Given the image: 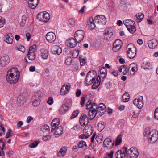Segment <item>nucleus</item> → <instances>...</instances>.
Masks as SVG:
<instances>
[{
  "label": "nucleus",
  "instance_id": "nucleus-50",
  "mask_svg": "<svg viewBox=\"0 0 158 158\" xmlns=\"http://www.w3.org/2000/svg\"><path fill=\"white\" fill-rule=\"evenodd\" d=\"M72 60L71 57H68L66 59L65 64V65H70L72 63Z\"/></svg>",
  "mask_w": 158,
  "mask_h": 158
},
{
  "label": "nucleus",
  "instance_id": "nucleus-41",
  "mask_svg": "<svg viewBox=\"0 0 158 158\" xmlns=\"http://www.w3.org/2000/svg\"><path fill=\"white\" fill-rule=\"evenodd\" d=\"M26 17L24 15H23L22 17V21L20 23V25L21 26H24L26 22Z\"/></svg>",
  "mask_w": 158,
  "mask_h": 158
},
{
  "label": "nucleus",
  "instance_id": "nucleus-54",
  "mask_svg": "<svg viewBox=\"0 0 158 158\" xmlns=\"http://www.w3.org/2000/svg\"><path fill=\"white\" fill-rule=\"evenodd\" d=\"M95 78L94 77L92 78V79L89 80H88V81H86V84L87 85H90L95 81Z\"/></svg>",
  "mask_w": 158,
  "mask_h": 158
},
{
  "label": "nucleus",
  "instance_id": "nucleus-56",
  "mask_svg": "<svg viewBox=\"0 0 158 158\" xmlns=\"http://www.w3.org/2000/svg\"><path fill=\"white\" fill-rule=\"evenodd\" d=\"M79 51L78 50H76L72 53V56L74 58H76L79 55Z\"/></svg>",
  "mask_w": 158,
  "mask_h": 158
},
{
  "label": "nucleus",
  "instance_id": "nucleus-45",
  "mask_svg": "<svg viewBox=\"0 0 158 158\" xmlns=\"http://www.w3.org/2000/svg\"><path fill=\"white\" fill-rule=\"evenodd\" d=\"M122 142V137L121 135H119L117 138L115 144L116 145H119Z\"/></svg>",
  "mask_w": 158,
  "mask_h": 158
},
{
  "label": "nucleus",
  "instance_id": "nucleus-35",
  "mask_svg": "<svg viewBox=\"0 0 158 158\" xmlns=\"http://www.w3.org/2000/svg\"><path fill=\"white\" fill-rule=\"evenodd\" d=\"M137 64L135 63L131 64L129 66V69H131L132 71L134 72L133 73H135L136 69H137Z\"/></svg>",
  "mask_w": 158,
  "mask_h": 158
},
{
  "label": "nucleus",
  "instance_id": "nucleus-23",
  "mask_svg": "<svg viewBox=\"0 0 158 158\" xmlns=\"http://www.w3.org/2000/svg\"><path fill=\"white\" fill-rule=\"evenodd\" d=\"M100 79V77L99 75H98L97 77L96 81L92 86V89H95L98 87L101 82Z\"/></svg>",
  "mask_w": 158,
  "mask_h": 158
},
{
  "label": "nucleus",
  "instance_id": "nucleus-1",
  "mask_svg": "<svg viewBox=\"0 0 158 158\" xmlns=\"http://www.w3.org/2000/svg\"><path fill=\"white\" fill-rule=\"evenodd\" d=\"M20 76V72L17 68H12L7 72L6 79L7 82L10 84L16 83L18 81Z\"/></svg>",
  "mask_w": 158,
  "mask_h": 158
},
{
  "label": "nucleus",
  "instance_id": "nucleus-61",
  "mask_svg": "<svg viewBox=\"0 0 158 158\" xmlns=\"http://www.w3.org/2000/svg\"><path fill=\"white\" fill-rule=\"evenodd\" d=\"M85 98L84 97H82L81 98V101L80 102V104L82 107H83L85 104Z\"/></svg>",
  "mask_w": 158,
  "mask_h": 158
},
{
  "label": "nucleus",
  "instance_id": "nucleus-57",
  "mask_svg": "<svg viewBox=\"0 0 158 158\" xmlns=\"http://www.w3.org/2000/svg\"><path fill=\"white\" fill-rule=\"evenodd\" d=\"M47 102L50 105H52L53 102V98L52 97H50L48 98Z\"/></svg>",
  "mask_w": 158,
  "mask_h": 158
},
{
  "label": "nucleus",
  "instance_id": "nucleus-21",
  "mask_svg": "<svg viewBox=\"0 0 158 158\" xmlns=\"http://www.w3.org/2000/svg\"><path fill=\"white\" fill-rule=\"evenodd\" d=\"M39 2V0H29L28 2V6L31 9H35L38 5Z\"/></svg>",
  "mask_w": 158,
  "mask_h": 158
},
{
  "label": "nucleus",
  "instance_id": "nucleus-64",
  "mask_svg": "<svg viewBox=\"0 0 158 158\" xmlns=\"http://www.w3.org/2000/svg\"><path fill=\"white\" fill-rule=\"evenodd\" d=\"M19 50L22 51L23 52H24L25 51V49L24 47L22 45H21L19 46V48H18Z\"/></svg>",
  "mask_w": 158,
  "mask_h": 158
},
{
  "label": "nucleus",
  "instance_id": "nucleus-44",
  "mask_svg": "<svg viewBox=\"0 0 158 158\" xmlns=\"http://www.w3.org/2000/svg\"><path fill=\"white\" fill-rule=\"evenodd\" d=\"M41 130L43 132H44L45 131H50V128L49 126L47 125H45L43 126L41 128Z\"/></svg>",
  "mask_w": 158,
  "mask_h": 158
},
{
  "label": "nucleus",
  "instance_id": "nucleus-28",
  "mask_svg": "<svg viewBox=\"0 0 158 158\" xmlns=\"http://www.w3.org/2000/svg\"><path fill=\"white\" fill-rule=\"evenodd\" d=\"M93 18H90L89 21L88 22V24L89 25V28L90 29H93L96 27Z\"/></svg>",
  "mask_w": 158,
  "mask_h": 158
},
{
  "label": "nucleus",
  "instance_id": "nucleus-29",
  "mask_svg": "<svg viewBox=\"0 0 158 158\" xmlns=\"http://www.w3.org/2000/svg\"><path fill=\"white\" fill-rule=\"evenodd\" d=\"M68 105L67 104L62 105L61 108L59 110V112L61 114H64L68 109Z\"/></svg>",
  "mask_w": 158,
  "mask_h": 158
},
{
  "label": "nucleus",
  "instance_id": "nucleus-7",
  "mask_svg": "<svg viewBox=\"0 0 158 158\" xmlns=\"http://www.w3.org/2000/svg\"><path fill=\"white\" fill-rule=\"evenodd\" d=\"M95 107H96L95 109L96 113L100 116L103 114L106 111V106L103 103L99 104L98 106L97 105V106Z\"/></svg>",
  "mask_w": 158,
  "mask_h": 158
},
{
  "label": "nucleus",
  "instance_id": "nucleus-8",
  "mask_svg": "<svg viewBox=\"0 0 158 158\" xmlns=\"http://www.w3.org/2000/svg\"><path fill=\"white\" fill-rule=\"evenodd\" d=\"M84 32L81 30L77 31L75 34V39L78 43H80L84 37Z\"/></svg>",
  "mask_w": 158,
  "mask_h": 158
},
{
  "label": "nucleus",
  "instance_id": "nucleus-39",
  "mask_svg": "<svg viewBox=\"0 0 158 158\" xmlns=\"http://www.w3.org/2000/svg\"><path fill=\"white\" fill-rule=\"evenodd\" d=\"M86 146V143L83 141H80L78 144V147L79 148H83Z\"/></svg>",
  "mask_w": 158,
  "mask_h": 158
},
{
  "label": "nucleus",
  "instance_id": "nucleus-63",
  "mask_svg": "<svg viewBox=\"0 0 158 158\" xmlns=\"http://www.w3.org/2000/svg\"><path fill=\"white\" fill-rule=\"evenodd\" d=\"M105 86L107 89H109L111 87L112 84L110 82H109L106 83Z\"/></svg>",
  "mask_w": 158,
  "mask_h": 158
},
{
  "label": "nucleus",
  "instance_id": "nucleus-13",
  "mask_svg": "<svg viewBox=\"0 0 158 158\" xmlns=\"http://www.w3.org/2000/svg\"><path fill=\"white\" fill-rule=\"evenodd\" d=\"M79 121L80 124L82 126L88 125L89 123V119L87 116L84 114H82L80 117Z\"/></svg>",
  "mask_w": 158,
  "mask_h": 158
},
{
  "label": "nucleus",
  "instance_id": "nucleus-60",
  "mask_svg": "<svg viewBox=\"0 0 158 158\" xmlns=\"http://www.w3.org/2000/svg\"><path fill=\"white\" fill-rule=\"evenodd\" d=\"M51 138V136L50 135H48L45 136H44L43 138V139L44 141H46L50 139Z\"/></svg>",
  "mask_w": 158,
  "mask_h": 158
},
{
  "label": "nucleus",
  "instance_id": "nucleus-48",
  "mask_svg": "<svg viewBox=\"0 0 158 158\" xmlns=\"http://www.w3.org/2000/svg\"><path fill=\"white\" fill-rule=\"evenodd\" d=\"M65 84L62 87L60 91V94L61 95H65L67 93V92L65 90Z\"/></svg>",
  "mask_w": 158,
  "mask_h": 158
},
{
  "label": "nucleus",
  "instance_id": "nucleus-53",
  "mask_svg": "<svg viewBox=\"0 0 158 158\" xmlns=\"http://www.w3.org/2000/svg\"><path fill=\"white\" fill-rule=\"evenodd\" d=\"M5 23V21L4 18L0 16V28L2 27Z\"/></svg>",
  "mask_w": 158,
  "mask_h": 158
},
{
  "label": "nucleus",
  "instance_id": "nucleus-20",
  "mask_svg": "<svg viewBox=\"0 0 158 158\" xmlns=\"http://www.w3.org/2000/svg\"><path fill=\"white\" fill-rule=\"evenodd\" d=\"M148 44L150 48L154 49L157 45V41L156 40L154 39L149 40L148 43Z\"/></svg>",
  "mask_w": 158,
  "mask_h": 158
},
{
  "label": "nucleus",
  "instance_id": "nucleus-26",
  "mask_svg": "<svg viewBox=\"0 0 158 158\" xmlns=\"http://www.w3.org/2000/svg\"><path fill=\"white\" fill-rule=\"evenodd\" d=\"M13 39L14 37L12 34L10 33H9L6 36V42L8 44H12Z\"/></svg>",
  "mask_w": 158,
  "mask_h": 158
},
{
  "label": "nucleus",
  "instance_id": "nucleus-17",
  "mask_svg": "<svg viewBox=\"0 0 158 158\" xmlns=\"http://www.w3.org/2000/svg\"><path fill=\"white\" fill-rule=\"evenodd\" d=\"M77 41L75 39L71 38V39L67 40L66 44L68 47L70 48L74 47L77 44Z\"/></svg>",
  "mask_w": 158,
  "mask_h": 158
},
{
  "label": "nucleus",
  "instance_id": "nucleus-37",
  "mask_svg": "<svg viewBox=\"0 0 158 158\" xmlns=\"http://www.w3.org/2000/svg\"><path fill=\"white\" fill-rule=\"evenodd\" d=\"M83 132L86 134V135L89 136H89L92 135L93 131L92 129L91 128H89L87 129L85 128V129L84 130Z\"/></svg>",
  "mask_w": 158,
  "mask_h": 158
},
{
  "label": "nucleus",
  "instance_id": "nucleus-36",
  "mask_svg": "<svg viewBox=\"0 0 158 158\" xmlns=\"http://www.w3.org/2000/svg\"><path fill=\"white\" fill-rule=\"evenodd\" d=\"M100 73L101 75H104V76H102V78H105L106 76L107 70L104 67H102L100 70Z\"/></svg>",
  "mask_w": 158,
  "mask_h": 158
},
{
  "label": "nucleus",
  "instance_id": "nucleus-58",
  "mask_svg": "<svg viewBox=\"0 0 158 158\" xmlns=\"http://www.w3.org/2000/svg\"><path fill=\"white\" fill-rule=\"evenodd\" d=\"M69 24L72 27H74L75 26V21L72 19H69Z\"/></svg>",
  "mask_w": 158,
  "mask_h": 158
},
{
  "label": "nucleus",
  "instance_id": "nucleus-30",
  "mask_svg": "<svg viewBox=\"0 0 158 158\" xmlns=\"http://www.w3.org/2000/svg\"><path fill=\"white\" fill-rule=\"evenodd\" d=\"M142 68L145 69H151L152 68V65L149 63H143L141 65Z\"/></svg>",
  "mask_w": 158,
  "mask_h": 158
},
{
  "label": "nucleus",
  "instance_id": "nucleus-15",
  "mask_svg": "<svg viewBox=\"0 0 158 158\" xmlns=\"http://www.w3.org/2000/svg\"><path fill=\"white\" fill-rule=\"evenodd\" d=\"M121 41L119 40H117L113 44V50L115 52L118 51L121 48Z\"/></svg>",
  "mask_w": 158,
  "mask_h": 158
},
{
  "label": "nucleus",
  "instance_id": "nucleus-34",
  "mask_svg": "<svg viewBox=\"0 0 158 158\" xmlns=\"http://www.w3.org/2000/svg\"><path fill=\"white\" fill-rule=\"evenodd\" d=\"M135 16L137 19L136 21L139 22L142 20L144 17V15L141 13H139L137 14Z\"/></svg>",
  "mask_w": 158,
  "mask_h": 158
},
{
  "label": "nucleus",
  "instance_id": "nucleus-40",
  "mask_svg": "<svg viewBox=\"0 0 158 158\" xmlns=\"http://www.w3.org/2000/svg\"><path fill=\"white\" fill-rule=\"evenodd\" d=\"M40 100L39 98L36 99L33 102L32 104L35 107L37 106L40 104Z\"/></svg>",
  "mask_w": 158,
  "mask_h": 158
},
{
  "label": "nucleus",
  "instance_id": "nucleus-12",
  "mask_svg": "<svg viewBox=\"0 0 158 158\" xmlns=\"http://www.w3.org/2000/svg\"><path fill=\"white\" fill-rule=\"evenodd\" d=\"M114 144V142L111 139L106 138L104 140L103 145L104 147H106L108 148H111Z\"/></svg>",
  "mask_w": 158,
  "mask_h": 158
},
{
  "label": "nucleus",
  "instance_id": "nucleus-43",
  "mask_svg": "<svg viewBox=\"0 0 158 158\" xmlns=\"http://www.w3.org/2000/svg\"><path fill=\"white\" fill-rule=\"evenodd\" d=\"M39 141H35L33 143L29 144V147L30 148H35L36 147L39 143Z\"/></svg>",
  "mask_w": 158,
  "mask_h": 158
},
{
  "label": "nucleus",
  "instance_id": "nucleus-62",
  "mask_svg": "<svg viewBox=\"0 0 158 158\" xmlns=\"http://www.w3.org/2000/svg\"><path fill=\"white\" fill-rule=\"evenodd\" d=\"M79 138L82 139L87 138H89V136H87L86 134H85L81 135L79 136Z\"/></svg>",
  "mask_w": 158,
  "mask_h": 158
},
{
  "label": "nucleus",
  "instance_id": "nucleus-2",
  "mask_svg": "<svg viewBox=\"0 0 158 158\" xmlns=\"http://www.w3.org/2000/svg\"><path fill=\"white\" fill-rule=\"evenodd\" d=\"M145 136L148 137V141L151 143H155L158 139V132L156 130L150 131H147L144 133Z\"/></svg>",
  "mask_w": 158,
  "mask_h": 158
},
{
  "label": "nucleus",
  "instance_id": "nucleus-3",
  "mask_svg": "<svg viewBox=\"0 0 158 158\" xmlns=\"http://www.w3.org/2000/svg\"><path fill=\"white\" fill-rule=\"evenodd\" d=\"M123 23L129 32L133 34L136 30L135 27L134 25L135 22L131 19H126L124 21Z\"/></svg>",
  "mask_w": 158,
  "mask_h": 158
},
{
  "label": "nucleus",
  "instance_id": "nucleus-46",
  "mask_svg": "<svg viewBox=\"0 0 158 158\" xmlns=\"http://www.w3.org/2000/svg\"><path fill=\"white\" fill-rule=\"evenodd\" d=\"M52 124H53V125H57V126H58L60 124V120L59 118H56L53 119L52 121Z\"/></svg>",
  "mask_w": 158,
  "mask_h": 158
},
{
  "label": "nucleus",
  "instance_id": "nucleus-59",
  "mask_svg": "<svg viewBox=\"0 0 158 158\" xmlns=\"http://www.w3.org/2000/svg\"><path fill=\"white\" fill-rule=\"evenodd\" d=\"M95 106H97V104L96 103H94L93 104L89 105L88 106V108H86V109L88 110L91 109L92 110H93V109H94V108H95L94 107H95Z\"/></svg>",
  "mask_w": 158,
  "mask_h": 158
},
{
  "label": "nucleus",
  "instance_id": "nucleus-47",
  "mask_svg": "<svg viewBox=\"0 0 158 158\" xmlns=\"http://www.w3.org/2000/svg\"><path fill=\"white\" fill-rule=\"evenodd\" d=\"M122 73L124 75H126L128 71V69H127V66L125 65H122Z\"/></svg>",
  "mask_w": 158,
  "mask_h": 158
},
{
  "label": "nucleus",
  "instance_id": "nucleus-42",
  "mask_svg": "<svg viewBox=\"0 0 158 158\" xmlns=\"http://www.w3.org/2000/svg\"><path fill=\"white\" fill-rule=\"evenodd\" d=\"M80 61L81 66L84 65L86 63V59L83 56H80L79 57Z\"/></svg>",
  "mask_w": 158,
  "mask_h": 158
},
{
  "label": "nucleus",
  "instance_id": "nucleus-24",
  "mask_svg": "<svg viewBox=\"0 0 158 158\" xmlns=\"http://www.w3.org/2000/svg\"><path fill=\"white\" fill-rule=\"evenodd\" d=\"M89 118L92 120L96 116L97 113L96 112L95 108H94L93 110H90L89 111Z\"/></svg>",
  "mask_w": 158,
  "mask_h": 158
},
{
  "label": "nucleus",
  "instance_id": "nucleus-19",
  "mask_svg": "<svg viewBox=\"0 0 158 158\" xmlns=\"http://www.w3.org/2000/svg\"><path fill=\"white\" fill-rule=\"evenodd\" d=\"M125 151L124 150H118L115 153L116 158H125L126 154L125 152Z\"/></svg>",
  "mask_w": 158,
  "mask_h": 158
},
{
  "label": "nucleus",
  "instance_id": "nucleus-22",
  "mask_svg": "<svg viewBox=\"0 0 158 158\" xmlns=\"http://www.w3.org/2000/svg\"><path fill=\"white\" fill-rule=\"evenodd\" d=\"M96 72L95 71L93 70L92 71H89L88 72L85 78V81H88V80L92 79L93 78V76L96 75Z\"/></svg>",
  "mask_w": 158,
  "mask_h": 158
},
{
  "label": "nucleus",
  "instance_id": "nucleus-4",
  "mask_svg": "<svg viewBox=\"0 0 158 158\" xmlns=\"http://www.w3.org/2000/svg\"><path fill=\"white\" fill-rule=\"evenodd\" d=\"M124 150L127 155L128 154L130 158H137L139 155V152L136 148L131 147L128 150L126 147L124 148Z\"/></svg>",
  "mask_w": 158,
  "mask_h": 158
},
{
  "label": "nucleus",
  "instance_id": "nucleus-51",
  "mask_svg": "<svg viewBox=\"0 0 158 158\" xmlns=\"http://www.w3.org/2000/svg\"><path fill=\"white\" fill-rule=\"evenodd\" d=\"M13 132L11 129H9L6 136V138H8L12 135Z\"/></svg>",
  "mask_w": 158,
  "mask_h": 158
},
{
  "label": "nucleus",
  "instance_id": "nucleus-16",
  "mask_svg": "<svg viewBox=\"0 0 158 158\" xmlns=\"http://www.w3.org/2000/svg\"><path fill=\"white\" fill-rule=\"evenodd\" d=\"M113 32L112 29L110 28L107 29L104 33V38L106 40H109L112 36Z\"/></svg>",
  "mask_w": 158,
  "mask_h": 158
},
{
  "label": "nucleus",
  "instance_id": "nucleus-9",
  "mask_svg": "<svg viewBox=\"0 0 158 158\" xmlns=\"http://www.w3.org/2000/svg\"><path fill=\"white\" fill-rule=\"evenodd\" d=\"M133 103L139 109L142 108L143 105V96H140L135 98Z\"/></svg>",
  "mask_w": 158,
  "mask_h": 158
},
{
  "label": "nucleus",
  "instance_id": "nucleus-18",
  "mask_svg": "<svg viewBox=\"0 0 158 158\" xmlns=\"http://www.w3.org/2000/svg\"><path fill=\"white\" fill-rule=\"evenodd\" d=\"M62 49L60 47L58 46H53L52 48V52L53 54L58 55L62 53Z\"/></svg>",
  "mask_w": 158,
  "mask_h": 158
},
{
  "label": "nucleus",
  "instance_id": "nucleus-14",
  "mask_svg": "<svg viewBox=\"0 0 158 158\" xmlns=\"http://www.w3.org/2000/svg\"><path fill=\"white\" fill-rule=\"evenodd\" d=\"M46 38L47 40L50 43L54 42L56 39V36L53 32H48L46 35Z\"/></svg>",
  "mask_w": 158,
  "mask_h": 158
},
{
  "label": "nucleus",
  "instance_id": "nucleus-52",
  "mask_svg": "<svg viewBox=\"0 0 158 158\" xmlns=\"http://www.w3.org/2000/svg\"><path fill=\"white\" fill-rule=\"evenodd\" d=\"M79 113V111L78 110L74 111L73 113L72 116H71V118L72 119L77 117Z\"/></svg>",
  "mask_w": 158,
  "mask_h": 158
},
{
  "label": "nucleus",
  "instance_id": "nucleus-10",
  "mask_svg": "<svg viewBox=\"0 0 158 158\" xmlns=\"http://www.w3.org/2000/svg\"><path fill=\"white\" fill-rule=\"evenodd\" d=\"M10 61L9 56L6 54H4L1 56L0 59V63L2 67H4L8 64Z\"/></svg>",
  "mask_w": 158,
  "mask_h": 158
},
{
  "label": "nucleus",
  "instance_id": "nucleus-5",
  "mask_svg": "<svg viewBox=\"0 0 158 158\" xmlns=\"http://www.w3.org/2000/svg\"><path fill=\"white\" fill-rule=\"evenodd\" d=\"M127 52L128 56L130 59H133L135 56L136 48L132 44H129L127 46Z\"/></svg>",
  "mask_w": 158,
  "mask_h": 158
},
{
  "label": "nucleus",
  "instance_id": "nucleus-33",
  "mask_svg": "<svg viewBox=\"0 0 158 158\" xmlns=\"http://www.w3.org/2000/svg\"><path fill=\"white\" fill-rule=\"evenodd\" d=\"M63 128L61 126L57 127L55 132V134L56 135H60L63 133Z\"/></svg>",
  "mask_w": 158,
  "mask_h": 158
},
{
  "label": "nucleus",
  "instance_id": "nucleus-49",
  "mask_svg": "<svg viewBox=\"0 0 158 158\" xmlns=\"http://www.w3.org/2000/svg\"><path fill=\"white\" fill-rule=\"evenodd\" d=\"M102 136L101 135L97 136L95 139L98 143H101L102 141Z\"/></svg>",
  "mask_w": 158,
  "mask_h": 158
},
{
  "label": "nucleus",
  "instance_id": "nucleus-6",
  "mask_svg": "<svg viewBox=\"0 0 158 158\" xmlns=\"http://www.w3.org/2000/svg\"><path fill=\"white\" fill-rule=\"evenodd\" d=\"M37 18L40 21L46 22L50 18V16L49 13L44 12L39 13L37 15Z\"/></svg>",
  "mask_w": 158,
  "mask_h": 158
},
{
  "label": "nucleus",
  "instance_id": "nucleus-32",
  "mask_svg": "<svg viewBox=\"0 0 158 158\" xmlns=\"http://www.w3.org/2000/svg\"><path fill=\"white\" fill-rule=\"evenodd\" d=\"M105 125L104 123L102 122L101 123H98L97 126V128L98 131H101L104 128Z\"/></svg>",
  "mask_w": 158,
  "mask_h": 158
},
{
  "label": "nucleus",
  "instance_id": "nucleus-25",
  "mask_svg": "<svg viewBox=\"0 0 158 158\" xmlns=\"http://www.w3.org/2000/svg\"><path fill=\"white\" fill-rule=\"evenodd\" d=\"M40 52L42 58L45 60L47 59L48 56V51L44 49H41Z\"/></svg>",
  "mask_w": 158,
  "mask_h": 158
},
{
  "label": "nucleus",
  "instance_id": "nucleus-27",
  "mask_svg": "<svg viewBox=\"0 0 158 158\" xmlns=\"http://www.w3.org/2000/svg\"><path fill=\"white\" fill-rule=\"evenodd\" d=\"M66 147H64L61 148L59 152L57 154V155L59 156H63L65 155L67 151Z\"/></svg>",
  "mask_w": 158,
  "mask_h": 158
},
{
  "label": "nucleus",
  "instance_id": "nucleus-11",
  "mask_svg": "<svg viewBox=\"0 0 158 158\" xmlns=\"http://www.w3.org/2000/svg\"><path fill=\"white\" fill-rule=\"evenodd\" d=\"M94 21L97 23L103 24H106V19L104 15H101L96 16L94 18Z\"/></svg>",
  "mask_w": 158,
  "mask_h": 158
},
{
  "label": "nucleus",
  "instance_id": "nucleus-55",
  "mask_svg": "<svg viewBox=\"0 0 158 158\" xmlns=\"http://www.w3.org/2000/svg\"><path fill=\"white\" fill-rule=\"evenodd\" d=\"M42 93L40 92H37L35 95L33 96V98H41L42 97Z\"/></svg>",
  "mask_w": 158,
  "mask_h": 158
},
{
  "label": "nucleus",
  "instance_id": "nucleus-31",
  "mask_svg": "<svg viewBox=\"0 0 158 158\" xmlns=\"http://www.w3.org/2000/svg\"><path fill=\"white\" fill-rule=\"evenodd\" d=\"M130 98L129 94L127 93H125L123 95L122 99V101L124 102H128Z\"/></svg>",
  "mask_w": 158,
  "mask_h": 158
},
{
  "label": "nucleus",
  "instance_id": "nucleus-38",
  "mask_svg": "<svg viewBox=\"0 0 158 158\" xmlns=\"http://www.w3.org/2000/svg\"><path fill=\"white\" fill-rule=\"evenodd\" d=\"M27 56L28 59L31 61L34 60L35 58V53H28Z\"/></svg>",
  "mask_w": 158,
  "mask_h": 158
}]
</instances>
